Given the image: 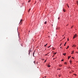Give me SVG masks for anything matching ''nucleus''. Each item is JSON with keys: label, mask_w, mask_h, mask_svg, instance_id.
<instances>
[{"label": "nucleus", "mask_w": 78, "mask_h": 78, "mask_svg": "<svg viewBox=\"0 0 78 78\" xmlns=\"http://www.w3.org/2000/svg\"><path fill=\"white\" fill-rule=\"evenodd\" d=\"M34 53H35V51H34L33 53V55L34 57Z\"/></svg>", "instance_id": "f257e3e1"}, {"label": "nucleus", "mask_w": 78, "mask_h": 78, "mask_svg": "<svg viewBox=\"0 0 78 78\" xmlns=\"http://www.w3.org/2000/svg\"><path fill=\"white\" fill-rule=\"evenodd\" d=\"M31 52V51H29V55H30V53Z\"/></svg>", "instance_id": "f03ea898"}, {"label": "nucleus", "mask_w": 78, "mask_h": 78, "mask_svg": "<svg viewBox=\"0 0 78 78\" xmlns=\"http://www.w3.org/2000/svg\"><path fill=\"white\" fill-rule=\"evenodd\" d=\"M70 58H71V56H69L68 57V59H70Z\"/></svg>", "instance_id": "7ed1b4c3"}, {"label": "nucleus", "mask_w": 78, "mask_h": 78, "mask_svg": "<svg viewBox=\"0 0 78 78\" xmlns=\"http://www.w3.org/2000/svg\"><path fill=\"white\" fill-rule=\"evenodd\" d=\"M75 35H74L73 37V39H75Z\"/></svg>", "instance_id": "20e7f679"}, {"label": "nucleus", "mask_w": 78, "mask_h": 78, "mask_svg": "<svg viewBox=\"0 0 78 78\" xmlns=\"http://www.w3.org/2000/svg\"><path fill=\"white\" fill-rule=\"evenodd\" d=\"M22 21H23V20H21L20 21V23H21Z\"/></svg>", "instance_id": "39448f33"}, {"label": "nucleus", "mask_w": 78, "mask_h": 78, "mask_svg": "<svg viewBox=\"0 0 78 78\" xmlns=\"http://www.w3.org/2000/svg\"><path fill=\"white\" fill-rule=\"evenodd\" d=\"M66 43H67V42H66L65 43V44H64V46H66Z\"/></svg>", "instance_id": "423d86ee"}, {"label": "nucleus", "mask_w": 78, "mask_h": 78, "mask_svg": "<svg viewBox=\"0 0 78 78\" xmlns=\"http://www.w3.org/2000/svg\"><path fill=\"white\" fill-rule=\"evenodd\" d=\"M66 53L63 54V55H64V56H66Z\"/></svg>", "instance_id": "0eeeda50"}, {"label": "nucleus", "mask_w": 78, "mask_h": 78, "mask_svg": "<svg viewBox=\"0 0 78 78\" xmlns=\"http://www.w3.org/2000/svg\"><path fill=\"white\" fill-rule=\"evenodd\" d=\"M30 9H29V10H28V12H30Z\"/></svg>", "instance_id": "6e6552de"}, {"label": "nucleus", "mask_w": 78, "mask_h": 78, "mask_svg": "<svg viewBox=\"0 0 78 78\" xmlns=\"http://www.w3.org/2000/svg\"><path fill=\"white\" fill-rule=\"evenodd\" d=\"M75 35V37H77V36H76V34H75V35Z\"/></svg>", "instance_id": "1a4fd4ad"}, {"label": "nucleus", "mask_w": 78, "mask_h": 78, "mask_svg": "<svg viewBox=\"0 0 78 78\" xmlns=\"http://www.w3.org/2000/svg\"><path fill=\"white\" fill-rule=\"evenodd\" d=\"M74 52V51H72V54H73V53Z\"/></svg>", "instance_id": "9d476101"}, {"label": "nucleus", "mask_w": 78, "mask_h": 78, "mask_svg": "<svg viewBox=\"0 0 78 78\" xmlns=\"http://www.w3.org/2000/svg\"><path fill=\"white\" fill-rule=\"evenodd\" d=\"M44 23L45 24H47V21H45V22H44Z\"/></svg>", "instance_id": "9b49d317"}, {"label": "nucleus", "mask_w": 78, "mask_h": 78, "mask_svg": "<svg viewBox=\"0 0 78 78\" xmlns=\"http://www.w3.org/2000/svg\"><path fill=\"white\" fill-rule=\"evenodd\" d=\"M47 44H46L45 45H44V47H46V46H47Z\"/></svg>", "instance_id": "f8f14e48"}, {"label": "nucleus", "mask_w": 78, "mask_h": 78, "mask_svg": "<svg viewBox=\"0 0 78 78\" xmlns=\"http://www.w3.org/2000/svg\"><path fill=\"white\" fill-rule=\"evenodd\" d=\"M69 46H68L67 48H66V49H67L69 48Z\"/></svg>", "instance_id": "ddd939ff"}, {"label": "nucleus", "mask_w": 78, "mask_h": 78, "mask_svg": "<svg viewBox=\"0 0 78 78\" xmlns=\"http://www.w3.org/2000/svg\"><path fill=\"white\" fill-rule=\"evenodd\" d=\"M70 64H71V63H72V60L70 61Z\"/></svg>", "instance_id": "4468645a"}, {"label": "nucleus", "mask_w": 78, "mask_h": 78, "mask_svg": "<svg viewBox=\"0 0 78 78\" xmlns=\"http://www.w3.org/2000/svg\"><path fill=\"white\" fill-rule=\"evenodd\" d=\"M36 61H34V63L35 64H36V62H35Z\"/></svg>", "instance_id": "2eb2a0df"}, {"label": "nucleus", "mask_w": 78, "mask_h": 78, "mask_svg": "<svg viewBox=\"0 0 78 78\" xmlns=\"http://www.w3.org/2000/svg\"><path fill=\"white\" fill-rule=\"evenodd\" d=\"M48 67H50V65H48Z\"/></svg>", "instance_id": "dca6fc26"}, {"label": "nucleus", "mask_w": 78, "mask_h": 78, "mask_svg": "<svg viewBox=\"0 0 78 78\" xmlns=\"http://www.w3.org/2000/svg\"><path fill=\"white\" fill-rule=\"evenodd\" d=\"M31 2V0H30L29 1H28V3H29V2Z\"/></svg>", "instance_id": "f3484780"}, {"label": "nucleus", "mask_w": 78, "mask_h": 78, "mask_svg": "<svg viewBox=\"0 0 78 78\" xmlns=\"http://www.w3.org/2000/svg\"><path fill=\"white\" fill-rule=\"evenodd\" d=\"M62 65H59V66H60V67H62Z\"/></svg>", "instance_id": "a211bd4d"}, {"label": "nucleus", "mask_w": 78, "mask_h": 78, "mask_svg": "<svg viewBox=\"0 0 78 78\" xmlns=\"http://www.w3.org/2000/svg\"><path fill=\"white\" fill-rule=\"evenodd\" d=\"M65 64L67 65V63H66V62H65Z\"/></svg>", "instance_id": "6ab92c4d"}, {"label": "nucleus", "mask_w": 78, "mask_h": 78, "mask_svg": "<svg viewBox=\"0 0 78 78\" xmlns=\"http://www.w3.org/2000/svg\"><path fill=\"white\" fill-rule=\"evenodd\" d=\"M76 3H77V4L78 5V1H76Z\"/></svg>", "instance_id": "aec40b11"}, {"label": "nucleus", "mask_w": 78, "mask_h": 78, "mask_svg": "<svg viewBox=\"0 0 78 78\" xmlns=\"http://www.w3.org/2000/svg\"><path fill=\"white\" fill-rule=\"evenodd\" d=\"M73 47H76V45H73Z\"/></svg>", "instance_id": "412c9836"}, {"label": "nucleus", "mask_w": 78, "mask_h": 78, "mask_svg": "<svg viewBox=\"0 0 78 78\" xmlns=\"http://www.w3.org/2000/svg\"><path fill=\"white\" fill-rule=\"evenodd\" d=\"M63 11L64 12H66V11L64 10V9H63Z\"/></svg>", "instance_id": "4be33fe9"}, {"label": "nucleus", "mask_w": 78, "mask_h": 78, "mask_svg": "<svg viewBox=\"0 0 78 78\" xmlns=\"http://www.w3.org/2000/svg\"><path fill=\"white\" fill-rule=\"evenodd\" d=\"M46 61H47V60H45V61L44 62H46Z\"/></svg>", "instance_id": "5701e85b"}, {"label": "nucleus", "mask_w": 78, "mask_h": 78, "mask_svg": "<svg viewBox=\"0 0 78 78\" xmlns=\"http://www.w3.org/2000/svg\"><path fill=\"white\" fill-rule=\"evenodd\" d=\"M64 61V59H62L61 60V61Z\"/></svg>", "instance_id": "b1692460"}, {"label": "nucleus", "mask_w": 78, "mask_h": 78, "mask_svg": "<svg viewBox=\"0 0 78 78\" xmlns=\"http://www.w3.org/2000/svg\"><path fill=\"white\" fill-rule=\"evenodd\" d=\"M56 53H57L56 52L54 54H55V55H56Z\"/></svg>", "instance_id": "393cba45"}, {"label": "nucleus", "mask_w": 78, "mask_h": 78, "mask_svg": "<svg viewBox=\"0 0 78 78\" xmlns=\"http://www.w3.org/2000/svg\"><path fill=\"white\" fill-rule=\"evenodd\" d=\"M49 46V47H48V48H50V46Z\"/></svg>", "instance_id": "a878e982"}, {"label": "nucleus", "mask_w": 78, "mask_h": 78, "mask_svg": "<svg viewBox=\"0 0 78 78\" xmlns=\"http://www.w3.org/2000/svg\"><path fill=\"white\" fill-rule=\"evenodd\" d=\"M76 53H78V52H76Z\"/></svg>", "instance_id": "bb28decb"}, {"label": "nucleus", "mask_w": 78, "mask_h": 78, "mask_svg": "<svg viewBox=\"0 0 78 78\" xmlns=\"http://www.w3.org/2000/svg\"><path fill=\"white\" fill-rule=\"evenodd\" d=\"M67 6H68V8H69V5H67Z\"/></svg>", "instance_id": "cd10ccee"}, {"label": "nucleus", "mask_w": 78, "mask_h": 78, "mask_svg": "<svg viewBox=\"0 0 78 78\" xmlns=\"http://www.w3.org/2000/svg\"><path fill=\"white\" fill-rule=\"evenodd\" d=\"M68 40V41H69V39H68V40Z\"/></svg>", "instance_id": "c85d7f7f"}, {"label": "nucleus", "mask_w": 78, "mask_h": 78, "mask_svg": "<svg viewBox=\"0 0 78 78\" xmlns=\"http://www.w3.org/2000/svg\"><path fill=\"white\" fill-rule=\"evenodd\" d=\"M47 54H45V56H47Z\"/></svg>", "instance_id": "c756f323"}, {"label": "nucleus", "mask_w": 78, "mask_h": 78, "mask_svg": "<svg viewBox=\"0 0 78 78\" xmlns=\"http://www.w3.org/2000/svg\"><path fill=\"white\" fill-rule=\"evenodd\" d=\"M58 19H59V17H58Z\"/></svg>", "instance_id": "7c9ffc66"}, {"label": "nucleus", "mask_w": 78, "mask_h": 78, "mask_svg": "<svg viewBox=\"0 0 78 78\" xmlns=\"http://www.w3.org/2000/svg\"><path fill=\"white\" fill-rule=\"evenodd\" d=\"M72 58H73V59H74V58L72 57Z\"/></svg>", "instance_id": "2f4dec72"}, {"label": "nucleus", "mask_w": 78, "mask_h": 78, "mask_svg": "<svg viewBox=\"0 0 78 78\" xmlns=\"http://www.w3.org/2000/svg\"><path fill=\"white\" fill-rule=\"evenodd\" d=\"M75 75H76V74H75Z\"/></svg>", "instance_id": "473e14b6"}, {"label": "nucleus", "mask_w": 78, "mask_h": 78, "mask_svg": "<svg viewBox=\"0 0 78 78\" xmlns=\"http://www.w3.org/2000/svg\"><path fill=\"white\" fill-rule=\"evenodd\" d=\"M59 70H60V69H59Z\"/></svg>", "instance_id": "72a5a7b5"}]
</instances>
